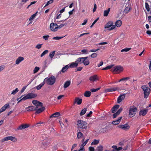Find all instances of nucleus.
<instances>
[{"label": "nucleus", "instance_id": "nucleus-1", "mask_svg": "<svg viewBox=\"0 0 151 151\" xmlns=\"http://www.w3.org/2000/svg\"><path fill=\"white\" fill-rule=\"evenodd\" d=\"M55 80L56 78L55 77L52 76L50 77L45 78L43 82L45 83H46L48 85H52L55 83Z\"/></svg>", "mask_w": 151, "mask_h": 151}, {"label": "nucleus", "instance_id": "nucleus-2", "mask_svg": "<svg viewBox=\"0 0 151 151\" xmlns=\"http://www.w3.org/2000/svg\"><path fill=\"white\" fill-rule=\"evenodd\" d=\"M23 96V95L21 96V97L17 99V100L18 101V103L22 101H24L27 99L34 98L37 96V95H26V96L21 99Z\"/></svg>", "mask_w": 151, "mask_h": 151}, {"label": "nucleus", "instance_id": "nucleus-3", "mask_svg": "<svg viewBox=\"0 0 151 151\" xmlns=\"http://www.w3.org/2000/svg\"><path fill=\"white\" fill-rule=\"evenodd\" d=\"M87 124L86 122L82 120H78L77 121V125L78 127L82 129H86L87 127Z\"/></svg>", "mask_w": 151, "mask_h": 151}, {"label": "nucleus", "instance_id": "nucleus-4", "mask_svg": "<svg viewBox=\"0 0 151 151\" xmlns=\"http://www.w3.org/2000/svg\"><path fill=\"white\" fill-rule=\"evenodd\" d=\"M133 108L132 106H130L129 109V116L130 117H132L134 116L137 111V108L134 106Z\"/></svg>", "mask_w": 151, "mask_h": 151}, {"label": "nucleus", "instance_id": "nucleus-5", "mask_svg": "<svg viewBox=\"0 0 151 151\" xmlns=\"http://www.w3.org/2000/svg\"><path fill=\"white\" fill-rule=\"evenodd\" d=\"M50 140L48 138H47L43 140L42 142L41 147L45 149L50 146Z\"/></svg>", "mask_w": 151, "mask_h": 151}, {"label": "nucleus", "instance_id": "nucleus-6", "mask_svg": "<svg viewBox=\"0 0 151 151\" xmlns=\"http://www.w3.org/2000/svg\"><path fill=\"white\" fill-rule=\"evenodd\" d=\"M110 27H111L109 29V30L110 31L112 30L115 27V25H113V22L111 21H110L108 22L105 26L104 28L105 29L106 28H109Z\"/></svg>", "mask_w": 151, "mask_h": 151}, {"label": "nucleus", "instance_id": "nucleus-7", "mask_svg": "<svg viewBox=\"0 0 151 151\" xmlns=\"http://www.w3.org/2000/svg\"><path fill=\"white\" fill-rule=\"evenodd\" d=\"M123 70V68L120 66H116L113 68L111 69V71L113 72H118L119 73Z\"/></svg>", "mask_w": 151, "mask_h": 151}, {"label": "nucleus", "instance_id": "nucleus-8", "mask_svg": "<svg viewBox=\"0 0 151 151\" xmlns=\"http://www.w3.org/2000/svg\"><path fill=\"white\" fill-rule=\"evenodd\" d=\"M9 140H11L13 142H16L17 140V139L16 137H14L11 136H8L3 138L2 140V141L3 142Z\"/></svg>", "mask_w": 151, "mask_h": 151}, {"label": "nucleus", "instance_id": "nucleus-9", "mask_svg": "<svg viewBox=\"0 0 151 151\" xmlns=\"http://www.w3.org/2000/svg\"><path fill=\"white\" fill-rule=\"evenodd\" d=\"M142 88L144 92V94H146L147 93L149 94L150 93L151 89L147 86H142Z\"/></svg>", "mask_w": 151, "mask_h": 151}, {"label": "nucleus", "instance_id": "nucleus-10", "mask_svg": "<svg viewBox=\"0 0 151 151\" xmlns=\"http://www.w3.org/2000/svg\"><path fill=\"white\" fill-rule=\"evenodd\" d=\"M58 25L57 24H55L53 23H51L50 25V29L54 32L57 31V27Z\"/></svg>", "mask_w": 151, "mask_h": 151}, {"label": "nucleus", "instance_id": "nucleus-11", "mask_svg": "<svg viewBox=\"0 0 151 151\" xmlns=\"http://www.w3.org/2000/svg\"><path fill=\"white\" fill-rule=\"evenodd\" d=\"M32 102L34 105L36 106V107H37V108L39 106L42 107L43 106V104L37 100H33Z\"/></svg>", "mask_w": 151, "mask_h": 151}, {"label": "nucleus", "instance_id": "nucleus-12", "mask_svg": "<svg viewBox=\"0 0 151 151\" xmlns=\"http://www.w3.org/2000/svg\"><path fill=\"white\" fill-rule=\"evenodd\" d=\"M121 90L119 87H116L106 89L105 90V92L107 93L110 92L114 91L117 90Z\"/></svg>", "mask_w": 151, "mask_h": 151}, {"label": "nucleus", "instance_id": "nucleus-13", "mask_svg": "<svg viewBox=\"0 0 151 151\" xmlns=\"http://www.w3.org/2000/svg\"><path fill=\"white\" fill-rule=\"evenodd\" d=\"M118 127L119 128H121L124 130H128L130 127L127 124L123 125H119Z\"/></svg>", "mask_w": 151, "mask_h": 151}, {"label": "nucleus", "instance_id": "nucleus-14", "mask_svg": "<svg viewBox=\"0 0 151 151\" xmlns=\"http://www.w3.org/2000/svg\"><path fill=\"white\" fill-rule=\"evenodd\" d=\"M98 76L96 75L90 76L89 78V80L91 82H94L99 80Z\"/></svg>", "mask_w": 151, "mask_h": 151}, {"label": "nucleus", "instance_id": "nucleus-15", "mask_svg": "<svg viewBox=\"0 0 151 151\" xmlns=\"http://www.w3.org/2000/svg\"><path fill=\"white\" fill-rule=\"evenodd\" d=\"M29 126V124H22L19 126L17 129V130H21L22 129H24L26 128Z\"/></svg>", "mask_w": 151, "mask_h": 151}, {"label": "nucleus", "instance_id": "nucleus-16", "mask_svg": "<svg viewBox=\"0 0 151 151\" xmlns=\"http://www.w3.org/2000/svg\"><path fill=\"white\" fill-rule=\"evenodd\" d=\"M87 57H81V58H79L76 60V61L77 63H78H78H83L84 61L86 59L88 58Z\"/></svg>", "mask_w": 151, "mask_h": 151}, {"label": "nucleus", "instance_id": "nucleus-17", "mask_svg": "<svg viewBox=\"0 0 151 151\" xmlns=\"http://www.w3.org/2000/svg\"><path fill=\"white\" fill-rule=\"evenodd\" d=\"M148 110L147 109H144L141 110L139 113V115L145 116L147 113Z\"/></svg>", "mask_w": 151, "mask_h": 151}, {"label": "nucleus", "instance_id": "nucleus-18", "mask_svg": "<svg viewBox=\"0 0 151 151\" xmlns=\"http://www.w3.org/2000/svg\"><path fill=\"white\" fill-rule=\"evenodd\" d=\"M82 99H80L78 97H76L75 99L74 104L76 103L78 105H80L81 104Z\"/></svg>", "mask_w": 151, "mask_h": 151}, {"label": "nucleus", "instance_id": "nucleus-19", "mask_svg": "<svg viewBox=\"0 0 151 151\" xmlns=\"http://www.w3.org/2000/svg\"><path fill=\"white\" fill-rule=\"evenodd\" d=\"M45 110V108L44 107H42L37 109L36 111L35 112V114H40L43 111H44Z\"/></svg>", "mask_w": 151, "mask_h": 151}, {"label": "nucleus", "instance_id": "nucleus-20", "mask_svg": "<svg viewBox=\"0 0 151 151\" xmlns=\"http://www.w3.org/2000/svg\"><path fill=\"white\" fill-rule=\"evenodd\" d=\"M125 95H120L117 99V102L118 103H120L123 100H124L125 97Z\"/></svg>", "mask_w": 151, "mask_h": 151}, {"label": "nucleus", "instance_id": "nucleus-21", "mask_svg": "<svg viewBox=\"0 0 151 151\" xmlns=\"http://www.w3.org/2000/svg\"><path fill=\"white\" fill-rule=\"evenodd\" d=\"M24 59V58L22 57H19L15 61L16 64L18 65L22 61H23Z\"/></svg>", "mask_w": 151, "mask_h": 151}, {"label": "nucleus", "instance_id": "nucleus-22", "mask_svg": "<svg viewBox=\"0 0 151 151\" xmlns=\"http://www.w3.org/2000/svg\"><path fill=\"white\" fill-rule=\"evenodd\" d=\"M27 108L29 109L27 110V111H35L37 109V107L33 106H29L27 107Z\"/></svg>", "mask_w": 151, "mask_h": 151}, {"label": "nucleus", "instance_id": "nucleus-23", "mask_svg": "<svg viewBox=\"0 0 151 151\" xmlns=\"http://www.w3.org/2000/svg\"><path fill=\"white\" fill-rule=\"evenodd\" d=\"M122 117H119L117 120L112 121L111 122L112 124L113 125H117L119 124L121 120Z\"/></svg>", "mask_w": 151, "mask_h": 151}, {"label": "nucleus", "instance_id": "nucleus-24", "mask_svg": "<svg viewBox=\"0 0 151 151\" xmlns=\"http://www.w3.org/2000/svg\"><path fill=\"white\" fill-rule=\"evenodd\" d=\"M119 105H116L114 106L111 109V110L112 113H114L117 109L119 108Z\"/></svg>", "mask_w": 151, "mask_h": 151}, {"label": "nucleus", "instance_id": "nucleus-25", "mask_svg": "<svg viewBox=\"0 0 151 151\" xmlns=\"http://www.w3.org/2000/svg\"><path fill=\"white\" fill-rule=\"evenodd\" d=\"M7 107H9V104H6L2 106L0 109V113L5 111Z\"/></svg>", "mask_w": 151, "mask_h": 151}, {"label": "nucleus", "instance_id": "nucleus-26", "mask_svg": "<svg viewBox=\"0 0 151 151\" xmlns=\"http://www.w3.org/2000/svg\"><path fill=\"white\" fill-rule=\"evenodd\" d=\"M78 65V63L76 61L75 62L72 63L69 65V67L74 68L77 67Z\"/></svg>", "mask_w": 151, "mask_h": 151}, {"label": "nucleus", "instance_id": "nucleus-27", "mask_svg": "<svg viewBox=\"0 0 151 151\" xmlns=\"http://www.w3.org/2000/svg\"><path fill=\"white\" fill-rule=\"evenodd\" d=\"M122 22L120 20H118L116 21L115 22V27L116 26L117 27H120L122 25Z\"/></svg>", "mask_w": 151, "mask_h": 151}, {"label": "nucleus", "instance_id": "nucleus-28", "mask_svg": "<svg viewBox=\"0 0 151 151\" xmlns=\"http://www.w3.org/2000/svg\"><path fill=\"white\" fill-rule=\"evenodd\" d=\"M60 115L59 112H56L54 113L50 116V118L56 117L59 116Z\"/></svg>", "mask_w": 151, "mask_h": 151}, {"label": "nucleus", "instance_id": "nucleus-29", "mask_svg": "<svg viewBox=\"0 0 151 151\" xmlns=\"http://www.w3.org/2000/svg\"><path fill=\"white\" fill-rule=\"evenodd\" d=\"M69 68V66L68 65H65L64 67H63L62 68V70H61L60 72H62V73H64L66 72L68 69Z\"/></svg>", "mask_w": 151, "mask_h": 151}, {"label": "nucleus", "instance_id": "nucleus-30", "mask_svg": "<svg viewBox=\"0 0 151 151\" xmlns=\"http://www.w3.org/2000/svg\"><path fill=\"white\" fill-rule=\"evenodd\" d=\"M110 8H109L107 10H105L104 11V16L107 17L108 16L109 13L110 11Z\"/></svg>", "mask_w": 151, "mask_h": 151}, {"label": "nucleus", "instance_id": "nucleus-31", "mask_svg": "<svg viewBox=\"0 0 151 151\" xmlns=\"http://www.w3.org/2000/svg\"><path fill=\"white\" fill-rule=\"evenodd\" d=\"M108 127L107 126H106L104 128H102L99 131L100 133H104L106 132Z\"/></svg>", "mask_w": 151, "mask_h": 151}, {"label": "nucleus", "instance_id": "nucleus-32", "mask_svg": "<svg viewBox=\"0 0 151 151\" xmlns=\"http://www.w3.org/2000/svg\"><path fill=\"white\" fill-rule=\"evenodd\" d=\"M87 111V109L86 108H85L83 109L81 112L80 113V115L81 116H82L83 115H84L86 113V111Z\"/></svg>", "mask_w": 151, "mask_h": 151}, {"label": "nucleus", "instance_id": "nucleus-33", "mask_svg": "<svg viewBox=\"0 0 151 151\" xmlns=\"http://www.w3.org/2000/svg\"><path fill=\"white\" fill-rule=\"evenodd\" d=\"M103 149L102 146L100 145L97 147L95 151H102Z\"/></svg>", "mask_w": 151, "mask_h": 151}, {"label": "nucleus", "instance_id": "nucleus-34", "mask_svg": "<svg viewBox=\"0 0 151 151\" xmlns=\"http://www.w3.org/2000/svg\"><path fill=\"white\" fill-rule=\"evenodd\" d=\"M37 13V12L31 15V16L30 17V18H29V21H30L33 20L35 18V16H36Z\"/></svg>", "mask_w": 151, "mask_h": 151}, {"label": "nucleus", "instance_id": "nucleus-35", "mask_svg": "<svg viewBox=\"0 0 151 151\" xmlns=\"http://www.w3.org/2000/svg\"><path fill=\"white\" fill-rule=\"evenodd\" d=\"M70 81H66L64 84V86L65 88H67L68 87L70 84Z\"/></svg>", "mask_w": 151, "mask_h": 151}, {"label": "nucleus", "instance_id": "nucleus-36", "mask_svg": "<svg viewBox=\"0 0 151 151\" xmlns=\"http://www.w3.org/2000/svg\"><path fill=\"white\" fill-rule=\"evenodd\" d=\"M44 84L45 83L43 81L41 84L38 85L36 87V88L37 90L40 89Z\"/></svg>", "mask_w": 151, "mask_h": 151}, {"label": "nucleus", "instance_id": "nucleus-37", "mask_svg": "<svg viewBox=\"0 0 151 151\" xmlns=\"http://www.w3.org/2000/svg\"><path fill=\"white\" fill-rule=\"evenodd\" d=\"M99 140L94 139L91 143V145H96L99 143Z\"/></svg>", "mask_w": 151, "mask_h": 151}, {"label": "nucleus", "instance_id": "nucleus-38", "mask_svg": "<svg viewBox=\"0 0 151 151\" xmlns=\"http://www.w3.org/2000/svg\"><path fill=\"white\" fill-rule=\"evenodd\" d=\"M55 51L51 52L49 55V56L51 58H53L55 54Z\"/></svg>", "mask_w": 151, "mask_h": 151}, {"label": "nucleus", "instance_id": "nucleus-39", "mask_svg": "<svg viewBox=\"0 0 151 151\" xmlns=\"http://www.w3.org/2000/svg\"><path fill=\"white\" fill-rule=\"evenodd\" d=\"M85 65H87L89 64L90 62L88 60L86 59L83 63Z\"/></svg>", "mask_w": 151, "mask_h": 151}, {"label": "nucleus", "instance_id": "nucleus-40", "mask_svg": "<svg viewBox=\"0 0 151 151\" xmlns=\"http://www.w3.org/2000/svg\"><path fill=\"white\" fill-rule=\"evenodd\" d=\"M145 7L146 9L148 12H149L150 10V8L149 7V5L147 2L145 3Z\"/></svg>", "mask_w": 151, "mask_h": 151}, {"label": "nucleus", "instance_id": "nucleus-41", "mask_svg": "<svg viewBox=\"0 0 151 151\" xmlns=\"http://www.w3.org/2000/svg\"><path fill=\"white\" fill-rule=\"evenodd\" d=\"M89 140V139H87L85 142H84L81 145L82 147H84L87 144V142H88Z\"/></svg>", "mask_w": 151, "mask_h": 151}, {"label": "nucleus", "instance_id": "nucleus-42", "mask_svg": "<svg viewBox=\"0 0 151 151\" xmlns=\"http://www.w3.org/2000/svg\"><path fill=\"white\" fill-rule=\"evenodd\" d=\"M131 48H125L124 49H122L121 50V52H127L130 50H131Z\"/></svg>", "mask_w": 151, "mask_h": 151}, {"label": "nucleus", "instance_id": "nucleus-43", "mask_svg": "<svg viewBox=\"0 0 151 151\" xmlns=\"http://www.w3.org/2000/svg\"><path fill=\"white\" fill-rule=\"evenodd\" d=\"M113 66V65H109V66H107V67H106L105 68H102V70H108V69H111V68H112Z\"/></svg>", "mask_w": 151, "mask_h": 151}, {"label": "nucleus", "instance_id": "nucleus-44", "mask_svg": "<svg viewBox=\"0 0 151 151\" xmlns=\"http://www.w3.org/2000/svg\"><path fill=\"white\" fill-rule=\"evenodd\" d=\"M131 8L129 7H126L124 9V12L126 13H127L129 11H130Z\"/></svg>", "mask_w": 151, "mask_h": 151}, {"label": "nucleus", "instance_id": "nucleus-45", "mask_svg": "<svg viewBox=\"0 0 151 151\" xmlns=\"http://www.w3.org/2000/svg\"><path fill=\"white\" fill-rule=\"evenodd\" d=\"M83 135V134L81 132H79L77 134V137L79 139L81 138Z\"/></svg>", "mask_w": 151, "mask_h": 151}, {"label": "nucleus", "instance_id": "nucleus-46", "mask_svg": "<svg viewBox=\"0 0 151 151\" xmlns=\"http://www.w3.org/2000/svg\"><path fill=\"white\" fill-rule=\"evenodd\" d=\"M53 2V0H50L49 1H48L46 4H45V6H44V7H45L48 5L49 4H51Z\"/></svg>", "mask_w": 151, "mask_h": 151}, {"label": "nucleus", "instance_id": "nucleus-47", "mask_svg": "<svg viewBox=\"0 0 151 151\" xmlns=\"http://www.w3.org/2000/svg\"><path fill=\"white\" fill-rule=\"evenodd\" d=\"M101 88V87H99L97 88H92L91 89V91L92 92H96L98 91L99 90H100Z\"/></svg>", "mask_w": 151, "mask_h": 151}, {"label": "nucleus", "instance_id": "nucleus-48", "mask_svg": "<svg viewBox=\"0 0 151 151\" xmlns=\"http://www.w3.org/2000/svg\"><path fill=\"white\" fill-rule=\"evenodd\" d=\"M48 52V50H45L40 55V57H41L43 56L44 55H45V54H47Z\"/></svg>", "mask_w": 151, "mask_h": 151}, {"label": "nucleus", "instance_id": "nucleus-49", "mask_svg": "<svg viewBox=\"0 0 151 151\" xmlns=\"http://www.w3.org/2000/svg\"><path fill=\"white\" fill-rule=\"evenodd\" d=\"M28 85H27V86H24L22 88V89H21V90L20 92H19V93L20 94H22V93L26 89V88Z\"/></svg>", "mask_w": 151, "mask_h": 151}, {"label": "nucleus", "instance_id": "nucleus-50", "mask_svg": "<svg viewBox=\"0 0 151 151\" xmlns=\"http://www.w3.org/2000/svg\"><path fill=\"white\" fill-rule=\"evenodd\" d=\"M19 91L17 88H16L14 90H13L11 94H15Z\"/></svg>", "mask_w": 151, "mask_h": 151}, {"label": "nucleus", "instance_id": "nucleus-51", "mask_svg": "<svg viewBox=\"0 0 151 151\" xmlns=\"http://www.w3.org/2000/svg\"><path fill=\"white\" fill-rule=\"evenodd\" d=\"M63 37H53L52 39L55 40H59L61 39Z\"/></svg>", "mask_w": 151, "mask_h": 151}, {"label": "nucleus", "instance_id": "nucleus-52", "mask_svg": "<svg viewBox=\"0 0 151 151\" xmlns=\"http://www.w3.org/2000/svg\"><path fill=\"white\" fill-rule=\"evenodd\" d=\"M40 69L38 67H36L33 70L34 73H37Z\"/></svg>", "mask_w": 151, "mask_h": 151}, {"label": "nucleus", "instance_id": "nucleus-53", "mask_svg": "<svg viewBox=\"0 0 151 151\" xmlns=\"http://www.w3.org/2000/svg\"><path fill=\"white\" fill-rule=\"evenodd\" d=\"M66 25V24H62L58 26V27H57V30L58 29H60L61 28H62L65 25Z\"/></svg>", "mask_w": 151, "mask_h": 151}, {"label": "nucleus", "instance_id": "nucleus-54", "mask_svg": "<svg viewBox=\"0 0 151 151\" xmlns=\"http://www.w3.org/2000/svg\"><path fill=\"white\" fill-rule=\"evenodd\" d=\"M97 55L96 53H93L91 55V57L92 58H95L97 56Z\"/></svg>", "mask_w": 151, "mask_h": 151}, {"label": "nucleus", "instance_id": "nucleus-55", "mask_svg": "<svg viewBox=\"0 0 151 151\" xmlns=\"http://www.w3.org/2000/svg\"><path fill=\"white\" fill-rule=\"evenodd\" d=\"M49 37V36L48 35H45L43 36V38L45 40H48Z\"/></svg>", "mask_w": 151, "mask_h": 151}, {"label": "nucleus", "instance_id": "nucleus-56", "mask_svg": "<svg viewBox=\"0 0 151 151\" xmlns=\"http://www.w3.org/2000/svg\"><path fill=\"white\" fill-rule=\"evenodd\" d=\"M119 114H118L117 112L115 113H114V114H113V118L114 119L116 118Z\"/></svg>", "mask_w": 151, "mask_h": 151}, {"label": "nucleus", "instance_id": "nucleus-57", "mask_svg": "<svg viewBox=\"0 0 151 151\" xmlns=\"http://www.w3.org/2000/svg\"><path fill=\"white\" fill-rule=\"evenodd\" d=\"M42 44H38L35 47L37 49H40L41 48Z\"/></svg>", "mask_w": 151, "mask_h": 151}, {"label": "nucleus", "instance_id": "nucleus-58", "mask_svg": "<svg viewBox=\"0 0 151 151\" xmlns=\"http://www.w3.org/2000/svg\"><path fill=\"white\" fill-rule=\"evenodd\" d=\"M89 151H95V149L93 147H89Z\"/></svg>", "mask_w": 151, "mask_h": 151}, {"label": "nucleus", "instance_id": "nucleus-59", "mask_svg": "<svg viewBox=\"0 0 151 151\" xmlns=\"http://www.w3.org/2000/svg\"><path fill=\"white\" fill-rule=\"evenodd\" d=\"M122 111V108L121 107L119 109V110L117 111L116 112L119 114Z\"/></svg>", "mask_w": 151, "mask_h": 151}, {"label": "nucleus", "instance_id": "nucleus-60", "mask_svg": "<svg viewBox=\"0 0 151 151\" xmlns=\"http://www.w3.org/2000/svg\"><path fill=\"white\" fill-rule=\"evenodd\" d=\"M96 8H97L96 5V4H95L94 5V8L93 10V12H95V11L96 10Z\"/></svg>", "mask_w": 151, "mask_h": 151}, {"label": "nucleus", "instance_id": "nucleus-61", "mask_svg": "<svg viewBox=\"0 0 151 151\" xmlns=\"http://www.w3.org/2000/svg\"><path fill=\"white\" fill-rule=\"evenodd\" d=\"M93 112L91 111H90L89 113L87 114L86 116L90 117L91 116V114H92Z\"/></svg>", "mask_w": 151, "mask_h": 151}, {"label": "nucleus", "instance_id": "nucleus-62", "mask_svg": "<svg viewBox=\"0 0 151 151\" xmlns=\"http://www.w3.org/2000/svg\"><path fill=\"white\" fill-rule=\"evenodd\" d=\"M91 94V91H86L85 92L84 94Z\"/></svg>", "mask_w": 151, "mask_h": 151}, {"label": "nucleus", "instance_id": "nucleus-63", "mask_svg": "<svg viewBox=\"0 0 151 151\" xmlns=\"http://www.w3.org/2000/svg\"><path fill=\"white\" fill-rule=\"evenodd\" d=\"M81 52L84 53H86L88 50L86 49L83 50H81Z\"/></svg>", "mask_w": 151, "mask_h": 151}, {"label": "nucleus", "instance_id": "nucleus-64", "mask_svg": "<svg viewBox=\"0 0 151 151\" xmlns=\"http://www.w3.org/2000/svg\"><path fill=\"white\" fill-rule=\"evenodd\" d=\"M82 68H83L82 67H78L77 68V70H76V72L77 71H80L81 70H82Z\"/></svg>", "mask_w": 151, "mask_h": 151}]
</instances>
